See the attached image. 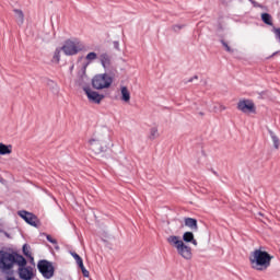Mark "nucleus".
Here are the masks:
<instances>
[{
    "instance_id": "nucleus-1",
    "label": "nucleus",
    "mask_w": 280,
    "mask_h": 280,
    "mask_svg": "<svg viewBox=\"0 0 280 280\" xmlns=\"http://www.w3.org/2000/svg\"><path fill=\"white\" fill-rule=\"evenodd\" d=\"M271 261L272 256L261 248L255 249L249 255V264L252 268L260 272L268 270V268H270Z\"/></svg>"
},
{
    "instance_id": "nucleus-2",
    "label": "nucleus",
    "mask_w": 280,
    "mask_h": 280,
    "mask_svg": "<svg viewBox=\"0 0 280 280\" xmlns=\"http://www.w3.org/2000/svg\"><path fill=\"white\" fill-rule=\"evenodd\" d=\"M167 242L168 244H171V246H174L177 250V254L183 257V259H186L187 261H189V259H191L192 257V253H191V247H189L187 244H185V242H183V240H180V237L176 236V235H171L167 237Z\"/></svg>"
},
{
    "instance_id": "nucleus-3",
    "label": "nucleus",
    "mask_w": 280,
    "mask_h": 280,
    "mask_svg": "<svg viewBox=\"0 0 280 280\" xmlns=\"http://www.w3.org/2000/svg\"><path fill=\"white\" fill-rule=\"evenodd\" d=\"M113 85V77L108 73L96 74L92 79V86L96 89V91H102L104 89H110Z\"/></svg>"
},
{
    "instance_id": "nucleus-4",
    "label": "nucleus",
    "mask_w": 280,
    "mask_h": 280,
    "mask_svg": "<svg viewBox=\"0 0 280 280\" xmlns=\"http://www.w3.org/2000/svg\"><path fill=\"white\" fill-rule=\"evenodd\" d=\"M83 49H84V45L78 39H74V40L68 39L65 42L63 46L61 47V50L66 56H75L80 54V51H82Z\"/></svg>"
},
{
    "instance_id": "nucleus-5",
    "label": "nucleus",
    "mask_w": 280,
    "mask_h": 280,
    "mask_svg": "<svg viewBox=\"0 0 280 280\" xmlns=\"http://www.w3.org/2000/svg\"><path fill=\"white\" fill-rule=\"evenodd\" d=\"M37 268L44 279H51V277H54V272L56 270L54 268V264H51L50 261L45 260V259L38 261Z\"/></svg>"
},
{
    "instance_id": "nucleus-6",
    "label": "nucleus",
    "mask_w": 280,
    "mask_h": 280,
    "mask_svg": "<svg viewBox=\"0 0 280 280\" xmlns=\"http://www.w3.org/2000/svg\"><path fill=\"white\" fill-rule=\"evenodd\" d=\"M83 91L92 104H102V100H104V94H100L98 92H95V90L91 88H83Z\"/></svg>"
},
{
    "instance_id": "nucleus-7",
    "label": "nucleus",
    "mask_w": 280,
    "mask_h": 280,
    "mask_svg": "<svg viewBox=\"0 0 280 280\" xmlns=\"http://www.w3.org/2000/svg\"><path fill=\"white\" fill-rule=\"evenodd\" d=\"M18 215H20V218H22V220H24L31 226H38V217H36L34 213L20 210Z\"/></svg>"
},
{
    "instance_id": "nucleus-8",
    "label": "nucleus",
    "mask_w": 280,
    "mask_h": 280,
    "mask_svg": "<svg viewBox=\"0 0 280 280\" xmlns=\"http://www.w3.org/2000/svg\"><path fill=\"white\" fill-rule=\"evenodd\" d=\"M237 109L241 113H255V103L250 100H242L237 103Z\"/></svg>"
},
{
    "instance_id": "nucleus-9",
    "label": "nucleus",
    "mask_w": 280,
    "mask_h": 280,
    "mask_svg": "<svg viewBox=\"0 0 280 280\" xmlns=\"http://www.w3.org/2000/svg\"><path fill=\"white\" fill-rule=\"evenodd\" d=\"M98 60L105 71H110V69H113V57L108 52L101 54Z\"/></svg>"
},
{
    "instance_id": "nucleus-10",
    "label": "nucleus",
    "mask_w": 280,
    "mask_h": 280,
    "mask_svg": "<svg viewBox=\"0 0 280 280\" xmlns=\"http://www.w3.org/2000/svg\"><path fill=\"white\" fill-rule=\"evenodd\" d=\"M89 145L93 154H102L103 152H106V147L102 145V142L97 139H90Z\"/></svg>"
},
{
    "instance_id": "nucleus-11",
    "label": "nucleus",
    "mask_w": 280,
    "mask_h": 280,
    "mask_svg": "<svg viewBox=\"0 0 280 280\" xmlns=\"http://www.w3.org/2000/svg\"><path fill=\"white\" fill-rule=\"evenodd\" d=\"M19 276L20 279L32 280L34 279V269L32 267H20Z\"/></svg>"
},
{
    "instance_id": "nucleus-12",
    "label": "nucleus",
    "mask_w": 280,
    "mask_h": 280,
    "mask_svg": "<svg viewBox=\"0 0 280 280\" xmlns=\"http://www.w3.org/2000/svg\"><path fill=\"white\" fill-rule=\"evenodd\" d=\"M14 255L12 254H4L1 257V265L5 270H10L14 266Z\"/></svg>"
},
{
    "instance_id": "nucleus-13",
    "label": "nucleus",
    "mask_w": 280,
    "mask_h": 280,
    "mask_svg": "<svg viewBox=\"0 0 280 280\" xmlns=\"http://www.w3.org/2000/svg\"><path fill=\"white\" fill-rule=\"evenodd\" d=\"M186 244H192L194 246H198V241L194 237V232H185L183 234V241Z\"/></svg>"
},
{
    "instance_id": "nucleus-14",
    "label": "nucleus",
    "mask_w": 280,
    "mask_h": 280,
    "mask_svg": "<svg viewBox=\"0 0 280 280\" xmlns=\"http://www.w3.org/2000/svg\"><path fill=\"white\" fill-rule=\"evenodd\" d=\"M184 224H185V226L190 229V231H198V220H196L194 218H185Z\"/></svg>"
},
{
    "instance_id": "nucleus-15",
    "label": "nucleus",
    "mask_w": 280,
    "mask_h": 280,
    "mask_svg": "<svg viewBox=\"0 0 280 280\" xmlns=\"http://www.w3.org/2000/svg\"><path fill=\"white\" fill-rule=\"evenodd\" d=\"M13 12L15 14V21L18 25H23V23H25V14L23 13V11L15 9Z\"/></svg>"
},
{
    "instance_id": "nucleus-16",
    "label": "nucleus",
    "mask_w": 280,
    "mask_h": 280,
    "mask_svg": "<svg viewBox=\"0 0 280 280\" xmlns=\"http://www.w3.org/2000/svg\"><path fill=\"white\" fill-rule=\"evenodd\" d=\"M120 100L122 102H125L126 104H128V102H130V91L128 90L127 86H121L120 88Z\"/></svg>"
},
{
    "instance_id": "nucleus-17",
    "label": "nucleus",
    "mask_w": 280,
    "mask_h": 280,
    "mask_svg": "<svg viewBox=\"0 0 280 280\" xmlns=\"http://www.w3.org/2000/svg\"><path fill=\"white\" fill-rule=\"evenodd\" d=\"M0 154L1 156H5V154H12V145L0 143Z\"/></svg>"
},
{
    "instance_id": "nucleus-18",
    "label": "nucleus",
    "mask_w": 280,
    "mask_h": 280,
    "mask_svg": "<svg viewBox=\"0 0 280 280\" xmlns=\"http://www.w3.org/2000/svg\"><path fill=\"white\" fill-rule=\"evenodd\" d=\"M269 135L271 137V141L273 143L275 149L279 150V145H280L279 137H277L272 130H269Z\"/></svg>"
},
{
    "instance_id": "nucleus-19",
    "label": "nucleus",
    "mask_w": 280,
    "mask_h": 280,
    "mask_svg": "<svg viewBox=\"0 0 280 280\" xmlns=\"http://www.w3.org/2000/svg\"><path fill=\"white\" fill-rule=\"evenodd\" d=\"M149 139L154 141V139H159V128L152 127L149 131Z\"/></svg>"
},
{
    "instance_id": "nucleus-20",
    "label": "nucleus",
    "mask_w": 280,
    "mask_h": 280,
    "mask_svg": "<svg viewBox=\"0 0 280 280\" xmlns=\"http://www.w3.org/2000/svg\"><path fill=\"white\" fill-rule=\"evenodd\" d=\"M261 21L266 25H272V16L269 13H262L261 14Z\"/></svg>"
},
{
    "instance_id": "nucleus-21",
    "label": "nucleus",
    "mask_w": 280,
    "mask_h": 280,
    "mask_svg": "<svg viewBox=\"0 0 280 280\" xmlns=\"http://www.w3.org/2000/svg\"><path fill=\"white\" fill-rule=\"evenodd\" d=\"M62 52V48H56L54 56H52V62L55 65H58L60 62V54Z\"/></svg>"
},
{
    "instance_id": "nucleus-22",
    "label": "nucleus",
    "mask_w": 280,
    "mask_h": 280,
    "mask_svg": "<svg viewBox=\"0 0 280 280\" xmlns=\"http://www.w3.org/2000/svg\"><path fill=\"white\" fill-rule=\"evenodd\" d=\"M85 60H86L89 63H91V62L97 60V52H94V51L89 52V54L85 56Z\"/></svg>"
},
{
    "instance_id": "nucleus-23",
    "label": "nucleus",
    "mask_w": 280,
    "mask_h": 280,
    "mask_svg": "<svg viewBox=\"0 0 280 280\" xmlns=\"http://www.w3.org/2000/svg\"><path fill=\"white\" fill-rule=\"evenodd\" d=\"M23 253H24L25 257L31 259V261H34V257H32V253L30 252V246L27 244L23 245Z\"/></svg>"
},
{
    "instance_id": "nucleus-24",
    "label": "nucleus",
    "mask_w": 280,
    "mask_h": 280,
    "mask_svg": "<svg viewBox=\"0 0 280 280\" xmlns=\"http://www.w3.org/2000/svg\"><path fill=\"white\" fill-rule=\"evenodd\" d=\"M16 261H18L19 266H21L22 268L27 265V260L23 256H18Z\"/></svg>"
},
{
    "instance_id": "nucleus-25",
    "label": "nucleus",
    "mask_w": 280,
    "mask_h": 280,
    "mask_svg": "<svg viewBox=\"0 0 280 280\" xmlns=\"http://www.w3.org/2000/svg\"><path fill=\"white\" fill-rule=\"evenodd\" d=\"M221 43L229 54H233V49L229 47V44L226 42L221 40Z\"/></svg>"
},
{
    "instance_id": "nucleus-26",
    "label": "nucleus",
    "mask_w": 280,
    "mask_h": 280,
    "mask_svg": "<svg viewBox=\"0 0 280 280\" xmlns=\"http://www.w3.org/2000/svg\"><path fill=\"white\" fill-rule=\"evenodd\" d=\"M183 27H185V25H183V24H175V25H173V30L175 32H180V30H183Z\"/></svg>"
},
{
    "instance_id": "nucleus-27",
    "label": "nucleus",
    "mask_w": 280,
    "mask_h": 280,
    "mask_svg": "<svg viewBox=\"0 0 280 280\" xmlns=\"http://www.w3.org/2000/svg\"><path fill=\"white\" fill-rule=\"evenodd\" d=\"M82 271L83 277H89V270H86V268L84 267V265H82L81 267H79Z\"/></svg>"
},
{
    "instance_id": "nucleus-28",
    "label": "nucleus",
    "mask_w": 280,
    "mask_h": 280,
    "mask_svg": "<svg viewBox=\"0 0 280 280\" xmlns=\"http://www.w3.org/2000/svg\"><path fill=\"white\" fill-rule=\"evenodd\" d=\"M46 240L50 242V244H58V241H56V238H52L51 235H47Z\"/></svg>"
},
{
    "instance_id": "nucleus-29",
    "label": "nucleus",
    "mask_w": 280,
    "mask_h": 280,
    "mask_svg": "<svg viewBox=\"0 0 280 280\" xmlns=\"http://www.w3.org/2000/svg\"><path fill=\"white\" fill-rule=\"evenodd\" d=\"M75 261H77L79 267L84 266V261L82 260V257H79Z\"/></svg>"
},
{
    "instance_id": "nucleus-30",
    "label": "nucleus",
    "mask_w": 280,
    "mask_h": 280,
    "mask_svg": "<svg viewBox=\"0 0 280 280\" xmlns=\"http://www.w3.org/2000/svg\"><path fill=\"white\" fill-rule=\"evenodd\" d=\"M86 67H88V65H85V66L83 67V75H82L83 79L86 78Z\"/></svg>"
},
{
    "instance_id": "nucleus-31",
    "label": "nucleus",
    "mask_w": 280,
    "mask_h": 280,
    "mask_svg": "<svg viewBox=\"0 0 280 280\" xmlns=\"http://www.w3.org/2000/svg\"><path fill=\"white\" fill-rule=\"evenodd\" d=\"M114 49L119 50V42H114Z\"/></svg>"
},
{
    "instance_id": "nucleus-32",
    "label": "nucleus",
    "mask_w": 280,
    "mask_h": 280,
    "mask_svg": "<svg viewBox=\"0 0 280 280\" xmlns=\"http://www.w3.org/2000/svg\"><path fill=\"white\" fill-rule=\"evenodd\" d=\"M194 80H198V75H194L192 78H190V79L188 80V82H194Z\"/></svg>"
},
{
    "instance_id": "nucleus-33",
    "label": "nucleus",
    "mask_w": 280,
    "mask_h": 280,
    "mask_svg": "<svg viewBox=\"0 0 280 280\" xmlns=\"http://www.w3.org/2000/svg\"><path fill=\"white\" fill-rule=\"evenodd\" d=\"M71 255L75 260L80 257V255H78L77 253H72Z\"/></svg>"
},
{
    "instance_id": "nucleus-34",
    "label": "nucleus",
    "mask_w": 280,
    "mask_h": 280,
    "mask_svg": "<svg viewBox=\"0 0 280 280\" xmlns=\"http://www.w3.org/2000/svg\"><path fill=\"white\" fill-rule=\"evenodd\" d=\"M221 109H222V110H226V107H224V106H221Z\"/></svg>"
},
{
    "instance_id": "nucleus-35",
    "label": "nucleus",
    "mask_w": 280,
    "mask_h": 280,
    "mask_svg": "<svg viewBox=\"0 0 280 280\" xmlns=\"http://www.w3.org/2000/svg\"><path fill=\"white\" fill-rule=\"evenodd\" d=\"M258 215H264V214L261 212H259Z\"/></svg>"
},
{
    "instance_id": "nucleus-36",
    "label": "nucleus",
    "mask_w": 280,
    "mask_h": 280,
    "mask_svg": "<svg viewBox=\"0 0 280 280\" xmlns=\"http://www.w3.org/2000/svg\"><path fill=\"white\" fill-rule=\"evenodd\" d=\"M273 56H277V52H273Z\"/></svg>"
},
{
    "instance_id": "nucleus-37",
    "label": "nucleus",
    "mask_w": 280,
    "mask_h": 280,
    "mask_svg": "<svg viewBox=\"0 0 280 280\" xmlns=\"http://www.w3.org/2000/svg\"><path fill=\"white\" fill-rule=\"evenodd\" d=\"M199 115H205L203 113H199Z\"/></svg>"
}]
</instances>
